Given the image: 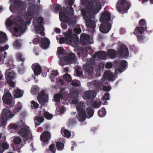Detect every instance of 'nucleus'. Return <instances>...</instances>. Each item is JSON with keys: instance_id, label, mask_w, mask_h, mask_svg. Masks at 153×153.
<instances>
[{"instance_id": "1", "label": "nucleus", "mask_w": 153, "mask_h": 153, "mask_svg": "<svg viewBox=\"0 0 153 153\" xmlns=\"http://www.w3.org/2000/svg\"><path fill=\"white\" fill-rule=\"evenodd\" d=\"M82 13L83 19L85 21L86 26L88 28L89 30H91V33H93L94 32L96 25L95 21L92 19H94V15L97 14L93 11H86L85 10L82 11Z\"/></svg>"}, {"instance_id": "2", "label": "nucleus", "mask_w": 153, "mask_h": 153, "mask_svg": "<svg viewBox=\"0 0 153 153\" xmlns=\"http://www.w3.org/2000/svg\"><path fill=\"white\" fill-rule=\"evenodd\" d=\"M14 22L16 27L13 28L15 33L13 35L17 37L20 36V34H16L20 32L23 33L25 31L26 24L22 18L20 16H17L15 19Z\"/></svg>"}, {"instance_id": "3", "label": "nucleus", "mask_w": 153, "mask_h": 153, "mask_svg": "<svg viewBox=\"0 0 153 153\" xmlns=\"http://www.w3.org/2000/svg\"><path fill=\"white\" fill-rule=\"evenodd\" d=\"M14 115L15 114L12 112L10 109H3L1 117H0V127L5 126L6 124L7 120L12 118Z\"/></svg>"}, {"instance_id": "4", "label": "nucleus", "mask_w": 153, "mask_h": 153, "mask_svg": "<svg viewBox=\"0 0 153 153\" xmlns=\"http://www.w3.org/2000/svg\"><path fill=\"white\" fill-rule=\"evenodd\" d=\"M76 36L73 33L72 30H69L65 36V38L61 37L59 39V43L62 44L65 42L68 44H74L77 41Z\"/></svg>"}, {"instance_id": "5", "label": "nucleus", "mask_w": 153, "mask_h": 153, "mask_svg": "<svg viewBox=\"0 0 153 153\" xmlns=\"http://www.w3.org/2000/svg\"><path fill=\"white\" fill-rule=\"evenodd\" d=\"M130 6V1L126 0H118L116 4L117 10L122 14L127 12Z\"/></svg>"}, {"instance_id": "6", "label": "nucleus", "mask_w": 153, "mask_h": 153, "mask_svg": "<svg viewBox=\"0 0 153 153\" xmlns=\"http://www.w3.org/2000/svg\"><path fill=\"white\" fill-rule=\"evenodd\" d=\"M59 19L61 21L68 23L70 26H74L76 24L75 22L71 20L69 17L67 15L66 13L60 11L59 13Z\"/></svg>"}, {"instance_id": "7", "label": "nucleus", "mask_w": 153, "mask_h": 153, "mask_svg": "<svg viewBox=\"0 0 153 153\" xmlns=\"http://www.w3.org/2000/svg\"><path fill=\"white\" fill-rule=\"evenodd\" d=\"M18 134L25 139H29L32 138L31 131L28 127L22 128L20 130Z\"/></svg>"}, {"instance_id": "8", "label": "nucleus", "mask_w": 153, "mask_h": 153, "mask_svg": "<svg viewBox=\"0 0 153 153\" xmlns=\"http://www.w3.org/2000/svg\"><path fill=\"white\" fill-rule=\"evenodd\" d=\"M127 65V62L124 60H122L120 63L118 61L115 60L114 64V66L116 68H118V71L120 73L125 71Z\"/></svg>"}, {"instance_id": "9", "label": "nucleus", "mask_w": 153, "mask_h": 153, "mask_svg": "<svg viewBox=\"0 0 153 153\" xmlns=\"http://www.w3.org/2000/svg\"><path fill=\"white\" fill-rule=\"evenodd\" d=\"M64 60L68 64H75L76 62V58L74 53H68L64 58Z\"/></svg>"}, {"instance_id": "10", "label": "nucleus", "mask_w": 153, "mask_h": 153, "mask_svg": "<svg viewBox=\"0 0 153 153\" xmlns=\"http://www.w3.org/2000/svg\"><path fill=\"white\" fill-rule=\"evenodd\" d=\"M44 19L42 17H39L37 19V24L35 27L36 32L42 34L44 30V27L42 25Z\"/></svg>"}, {"instance_id": "11", "label": "nucleus", "mask_w": 153, "mask_h": 153, "mask_svg": "<svg viewBox=\"0 0 153 153\" xmlns=\"http://www.w3.org/2000/svg\"><path fill=\"white\" fill-rule=\"evenodd\" d=\"M48 95L46 94L44 90L41 91L37 96V99L39 102L42 105H45L48 101Z\"/></svg>"}, {"instance_id": "12", "label": "nucleus", "mask_w": 153, "mask_h": 153, "mask_svg": "<svg viewBox=\"0 0 153 153\" xmlns=\"http://www.w3.org/2000/svg\"><path fill=\"white\" fill-rule=\"evenodd\" d=\"M102 23L100 27V30L102 33H108L111 28V24L109 22H101Z\"/></svg>"}, {"instance_id": "13", "label": "nucleus", "mask_w": 153, "mask_h": 153, "mask_svg": "<svg viewBox=\"0 0 153 153\" xmlns=\"http://www.w3.org/2000/svg\"><path fill=\"white\" fill-rule=\"evenodd\" d=\"M90 39L89 35L82 33L80 36V42L82 45H86L90 44Z\"/></svg>"}, {"instance_id": "14", "label": "nucleus", "mask_w": 153, "mask_h": 153, "mask_svg": "<svg viewBox=\"0 0 153 153\" xmlns=\"http://www.w3.org/2000/svg\"><path fill=\"white\" fill-rule=\"evenodd\" d=\"M118 52L120 56L123 57L128 56L129 54L128 48L124 44L120 45Z\"/></svg>"}, {"instance_id": "15", "label": "nucleus", "mask_w": 153, "mask_h": 153, "mask_svg": "<svg viewBox=\"0 0 153 153\" xmlns=\"http://www.w3.org/2000/svg\"><path fill=\"white\" fill-rule=\"evenodd\" d=\"M12 99L13 97L10 93L7 92L4 94L2 100L4 103L7 105H11L12 103Z\"/></svg>"}, {"instance_id": "16", "label": "nucleus", "mask_w": 153, "mask_h": 153, "mask_svg": "<svg viewBox=\"0 0 153 153\" xmlns=\"http://www.w3.org/2000/svg\"><path fill=\"white\" fill-rule=\"evenodd\" d=\"M96 96L95 93L93 91H85L83 95V97L85 100H91L94 98Z\"/></svg>"}, {"instance_id": "17", "label": "nucleus", "mask_w": 153, "mask_h": 153, "mask_svg": "<svg viewBox=\"0 0 153 153\" xmlns=\"http://www.w3.org/2000/svg\"><path fill=\"white\" fill-rule=\"evenodd\" d=\"M91 46H88L86 48H81L78 47L77 48L78 52L77 55L83 57H85L87 55V50H90L91 49Z\"/></svg>"}, {"instance_id": "18", "label": "nucleus", "mask_w": 153, "mask_h": 153, "mask_svg": "<svg viewBox=\"0 0 153 153\" xmlns=\"http://www.w3.org/2000/svg\"><path fill=\"white\" fill-rule=\"evenodd\" d=\"M50 43L49 39L47 38H43L41 39L39 45L42 48L45 49L49 47Z\"/></svg>"}, {"instance_id": "19", "label": "nucleus", "mask_w": 153, "mask_h": 153, "mask_svg": "<svg viewBox=\"0 0 153 153\" xmlns=\"http://www.w3.org/2000/svg\"><path fill=\"white\" fill-rule=\"evenodd\" d=\"M111 15L109 12L104 11L101 14L100 20L101 22H110Z\"/></svg>"}, {"instance_id": "20", "label": "nucleus", "mask_w": 153, "mask_h": 153, "mask_svg": "<svg viewBox=\"0 0 153 153\" xmlns=\"http://www.w3.org/2000/svg\"><path fill=\"white\" fill-rule=\"evenodd\" d=\"M51 138V134L48 131L43 132L40 137V139L44 143L48 142Z\"/></svg>"}, {"instance_id": "21", "label": "nucleus", "mask_w": 153, "mask_h": 153, "mask_svg": "<svg viewBox=\"0 0 153 153\" xmlns=\"http://www.w3.org/2000/svg\"><path fill=\"white\" fill-rule=\"evenodd\" d=\"M87 117V114L85 111L78 112L76 115V117L79 122L84 121Z\"/></svg>"}, {"instance_id": "22", "label": "nucleus", "mask_w": 153, "mask_h": 153, "mask_svg": "<svg viewBox=\"0 0 153 153\" xmlns=\"http://www.w3.org/2000/svg\"><path fill=\"white\" fill-rule=\"evenodd\" d=\"M11 68L6 69L5 73L6 79H14L16 76V74L13 71H10Z\"/></svg>"}, {"instance_id": "23", "label": "nucleus", "mask_w": 153, "mask_h": 153, "mask_svg": "<svg viewBox=\"0 0 153 153\" xmlns=\"http://www.w3.org/2000/svg\"><path fill=\"white\" fill-rule=\"evenodd\" d=\"M32 68L33 71L35 76L39 75L42 71V69L38 64H33L32 66Z\"/></svg>"}, {"instance_id": "24", "label": "nucleus", "mask_w": 153, "mask_h": 153, "mask_svg": "<svg viewBox=\"0 0 153 153\" xmlns=\"http://www.w3.org/2000/svg\"><path fill=\"white\" fill-rule=\"evenodd\" d=\"M14 4L15 7L19 11H23L26 8L25 5L22 1H19L17 2L15 1Z\"/></svg>"}, {"instance_id": "25", "label": "nucleus", "mask_w": 153, "mask_h": 153, "mask_svg": "<svg viewBox=\"0 0 153 153\" xmlns=\"http://www.w3.org/2000/svg\"><path fill=\"white\" fill-rule=\"evenodd\" d=\"M9 47L8 45H6L3 47H0V62L1 61L2 56L3 55V59H4L7 56V53L5 52V50H7Z\"/></svg>"}, {"instance_id": "26", "label": "nucleus", "mask_w": 153, "mask_h": 153, "mask_svg": "<svg viewBox=\"0 0 153 153\" xmlns=\"http://www.w3.org/2000/svg\"><path fill=\"white\" fill-rule=\"evenodd\" d=\"M94 57H96L103 59H105L106 58V53L105 51H99L97 52L93 56Z\"/></svg>"}, {"instance_id": "27", "label": "nucleus", "mask_w": 153, "mask_h": 153, "mask_svg": "<svg viewBox=\"0 0 153 153\" xmlns=\"http://www.w3.org/2000/svg\"><path fill=\"white\" fill-rule=\"evenodd\" d=\"M12 94L15 98H20L23 94V91L19 88H17L14 90Z\"/></svg>"}, {"instance_id": "28", "label": "nucleus", "mask_w": 153, "mask_h": 153, "mask_svg": "<svg viewBox=\"0 0 153 153\" xmlns=\"http://www.w3.org/2000/svg\"><path fill=\"white\" fill-rule=\"evenodd\" d=\"M36 7L35 4H33L30 7L29 9V14L30 16L29 20L30 21L31 20L32 18L33 15L36 12Z\"/></svg>"}, {"instance_id": "29", "label": "nucleus", "mask_w": 153, "mask_h": 153, "mask_svg": "<svg viewBox=\"0 0 153 153\" xmlns=\"http://www.w3.org/2000/svg\"><path fill=\"white\" fill-rule=\"evenodd\" d=\"M9 147V144L7 142L1 141H0V153H3L4 151L8 149Z\"/></svg>"}, {"instance_id": "30", "label": "nucleus", "mask_w": 153, "mask_h": 153, "mask_svg": "<svg viewBox=\"0 0 153 153\" xmlns=\"http://www.w3.org/2000/svg\"><path fill=\"white\" fill-rule=\"evenodd\" d=\"M103 77L109 80H112L114 78L112 73L109 71H105Z\"/></svg>"}, {"instance_id": "31", "label": "nucleus", "mask_w": 153, "mask_h": 153, "mask_svg": "<svg viewBox=\"0 0 153 153\" xmlns=\"http://www.w3.org/2000/svg\"><path fill=\"white\" fill-rule=\"evenodd\" d=\"M91 84L97 90H100L102 87L101 83L96 80L92 81L91 82Z\"/></svg>"}, {"instance_id": "32", "label": "nucleus", "mask_w": 153, "mask_h": 153, "mask_svg": "<svg viewBox=\"0 0 153 153\" xmlns=\"http://www.w3.org/2000/svg\"><path fill=\"white\" fill-rule=\"evenodd\" d=\"M147 27L146 26L145 28L143 27H136L135 30L134 32V33L135 34H137L139 35H142V33H143L145 30H146Z\"/></svg>"}, {"instance_id": "33", "label": "nucleus", "mask_w": 153, "mask_h": 153, "mask_svg": "<svg viewBox=\"0 0 153 153\" xmlns=\"http://www.w3.org/2000/svg\"><path fill=\"white\" fill-rule=\"evenodd\" d=\"M85 71L88 73V75L91 76L93 73V67L91 65H87L84 66Z\"/></svg>"}, {"instance_id": "34", "label": "nucleus", "mask_w": 153, "mask_h": 153, "mask_svg": "<svg viewBox=\"0 0 153 153\" xmlns=\"http://www.w3.org/2000/svg\"><path fill=\"white\" fill-rule=\"evenodd\" d=\"M117 52L113 49H108L107 52V55L110 58L113 59L116 58Z\"/></svg>"}, {"instance_id": "35", "label": "nucleus", "mask_w": 153, "mask_h": 153, "mask_svg": "<svg viewBox=\"0 0 153 153\" xmlns=\"http://www.w3.org/2000/svg\"><path fill=\"white\" fill-rule=\"evenodd\" d=\"M7 39L6 34L0 31V44L5 43Z\"/></svg>"}, {"instance_id": "36", "label": "nucleus", "mask_w": 153, "mask_h": 153, "mask_svg": "<svg viewBox=\"0 0 153 153\" xmlns=\"http://www.w3.org/2000/svg\"><path fill=\"white\" fill-rule=\"evenodd\" d=\"M58 74L59 72L57 71H52L50 76V78L52 82H53L55 81L54 79Z\"/></svg>"}, {"instance_id": "37", "label": "nucleus", "mask_w": 153, "mask_h": 153, "mask_svg": "<svg viewBox=\"0 0 153 153\" xmlns=\"http://www.w3.org/2000/svg\"><path fill=\"white\" fill-rule=\"evenodd\" d=\"M16 58L18 61L24 63L25 58L23 57L22 54L20 52H18L16 54Z\"/></svg>"}, {"instance_id": "38", "label": "nucleus", "mask_w": 153, "mask_h": 153, "mask_svg": "<svg viewBox=\"0 0 153 153\" xmlns=\"http://www.w3.org/2000/svg\"><path fill=\"white\" fill-rule=\"evenodd\" d=\"M106 111L105 108L104 107H102L100 110L98 111V115L100 117H103L106 115Z\"/></svg>"}, {"instance_id": "39", "label": "nucleus", "mask_w": 153, "mask_h": 153, "mask_svg": "<svg viewBox=\"0 0 153 153\" xmlns=\"http://www.w3.org/2000/svg\"><path fill=\"white\" fill-rule=\"evenodd\" d=\"M35 120L39 123H37L35 122V125L38 126L41 123H42L43 122L44 120V117L42 116H36Z\"/></svg>"}, {"instance_id": "40", "label": "nucleus", "mask_w": 153, "mask_h": 153, "mask_svg": "<svg viewBox=\"0 0 153 153\" xmlns=\"http://www.w3.org/2000/svg\"><path fill=\"white\" fill-rule=\"evenodd\" d=\"M86 110L89 118L91 117L94 114V111L93 108L91 107H88L87 108Z\"/></svg>"}, {"instance_id": "41", "label": "nucleus", "mask_w": 153, "mask_h": 153, "mask_svg": "<svg viewBox=\"0 0 153 153\" xmlns=\"http://www.w3.org/2000/svg\"><path fill=\"white\" fill-rule=\"evenodd\" d=\"M56 146L58 150H62L64 148V146L63 143L61 142H57L56 143Z\"/></svg>"}, {"instance_id": "42", "label": "nucleus", "mask_w": 153, "mask_h": 153, "mask_svg": "<svg viewBox=\"0 0 153 153\" xmlns=\"http://www.w3.org/2000/svg\"><path fill=\"white\" fill-rule=\"evenodd\" d=\"M63 97V95L62 94L58 93L54 95L53 97L54 101L56 102H59L60 99H62Z\"/></svg>"}, {"instance_id": "43", "label": "nucleus", "mask_w": 153, "mask_h": 153, "mask_svg": "<svg viewBox=\"0 0 153 153\" xmlns=\"http://www.w3.org/2000/svg\"><path fill=\"white\" fill-rule=\"evenodd\" d=\"M22 105L21 104V103L19 102H18V105L17 107H16L14 108V109H13V111L14 112L13 113H14L15 114V113L18 111H20L22 109Z\"/></svg>"}, {"instance_id": "44", "label": "nucleus", "mask_w": 153, "mask_h": 153, "mask_svg": "<svg viewBox=\"0 0 153 153\" xmlns=\"http://www.w3.org/2000/svg\"><path fill=\"white\" fill-rule=\"evenodd\" d=\"M84 104L81 102L79 103L78 104L76 107V109L78 112L85 111L84 109Z\"/></svg>"}, {"instance_id": "45", "label": "nucleus", "mask_w": 153, "mask_h": 153, "mask_svg": "<svg viewBox=\"0 0 153 153\" xmlns=\"http://www.w3.org/2000/svg\"><path fill=\"white\" fill-rule=\"evenodd\" d=\"M43 115L48 120H51L53 117V115L52 114L45 111H44Z\"/></svg>"}, {"instance_id": "46", "label": "nucleus", "mask_w": 153, "mask_h": 153, "mask_svg": "<svg viewBox=\"0 0 153 153\" xmlns=\"http://www.w3.org/2000/svg\"><path fill=\"white\" fill-rule=\"evenodd\" d=\"M61 133L64 137H69L71 135L70 132L66 129L64 130L63 132L61 131Z\"/></svg>"}, {"instance_id": "47", "label": "nucleus", "mask_w": 153, "mask_h": 153, "mask_svg": "<svg viewBox=\"0 0 153 153\" xmlns=\"http://www.w3.org/2000/svg\"><path fill=\"white\" fill-rule=\"evenodd\" d=\"M7 64V66L11 68L13 67V60L11 58H9L7 59V63H5V64Z\"/></svg>"}, {"instance_id": "48", "label": "nucleus", "mask_w": 153, "mask_h": 153, "mask_svg": "<svg viewBox=\"0 0 153 153\" xmlns=\"http://www.w3.org/2000/svg\"><path fill=\"white\" fill-rule=\"evenodd\" d=\"M25 67L24 66V64H21L20 66L18 67V72L20 74H22L25 71Z\"/></svg>"}, {"instance_id": "49", "label": "nucleus", "mask_w": 153, "mask_h": 153, "mask_svg": "<svg viewBox=\"0 0 153 153\" xmlns=\"http://www.w3.org/2000/svg\"><path fill=\"white\" fill-rule=\"evenodd\" d=\"M39 88L36 86H34L31 88V92L33 95L37 94L39 91Z\"/></svg>"}, {"instance_id": "50", "label": "nucleus", "mask_w": 153, "mask_h": 153, "mask_svg": "<svg viewBox=\"0 0 153 153\" xmlns=\"http://www.w3.org/2000/svg\"><path fill=\"white\" fill-rule=\"evenodd\" d=\"M13 141L14 145H18L21 143L22 139L19 137H17L13 139Z\"/></svg>"}, {"instance_id": "51", "label": "nucleus", "mask_w": 153, "mask_h": 153, "mask_svg": "<svg viewBox=\"0 0 153 153\" xmlns=\"http://www.w3.org/2000/svg\"><path fill=\"white\" fill-rule=\"evenodd\" d=\"M63 78L67 82H70L71 80V76L68 74H66L63 76Z\"/></svg>"}, {"instance_id": "52", "label": "nucleus", "mask_w": 153, "mask_h": 153, "mask_svg": "<svg viewBox=\"0 0 153 153\" xmlns=\"http://www.w3.org/2000/svg\"><path fill=\"white\" fill-rule=\"evenodd\" d=\"M48 151L52 153H55L56 149L54 144L50 145L48 148Z\"/></svg>"}, {"instance_id": "53", "label": "nucleus", "mask_w": 153, "mask_h": 153, "mask_svg": "<svg viewBox=\"0 0 153 153\" xmlns=\"http://www.w3.org/2000/svg\"><path fill=\"white\" fill-rule=\"evenodd\" d=\"M13 46L15 48H19L21 46V43L19 42V40H16L13 43Z\"/></svg>"}, {"instance_id": "54", "label": "nucleus", "mask_w": 153, "mask_h": 153, "mask_svg": "<svg viewBox=\"0 0 153 153\" xmlns=\"http://www.w3.org/2000/svg\"><path fill=\"white\" fill-rule=\"evenodd\" d=\"M138 40L140 42L142 43L145 39V37L142 35L137 34Z\"/></svg>"}, {"instance_id": "55", "label": "nucleus", "mask_w": 153, "mask_h": 153, "mask_svg": "<svg viewBox=\"0 0 153 153\" xmlns=\"http://www.w3.org/2000/svg\"><path fill=\"white\" fill-rule=\"evenodd\" d=\"M61 6L58 4H56L54 6V11L56 13L58 12L61 9Z\"/></svg>"}, {"instance_id": "56", "label": "nucleus", "mask_w": 153, "mask_h": 153, "mask_svg": "<svg viewBox=\"0 0 153 153\" xmlns=\"http://www.w3.org/2000/svg\"><path fill=\"white\" fill-rule=\"evenodd\" d=\"M7 80V83L11 87H13L14 86L15 83L12 81L13 79H6Z\"/></svg>"}, {"instance_id": "57", "label": "nucleus", "mask_w": 153, "mask_h": 153, "mask_svg": "<svg viewBox=\"0 0 153 153\" xmlns=\"http://www.w3.org/2000/svg\"><path fill=\"white\" fill-rule=\"evenodd\" d=\"M101 105V104L98 102L95 101L92 103L93 107L95 108H99Z\"/></svg>"}, {"instance_id": "58", "label": "nucleus", "mask_w": 153, "mask_h": 153, "mask_svg": "<svg viewBox=\"0 0 153 153\" xmlns=\"http://www.w3.org/2000/svg\"><path fill=\"white\" fill-rule=\"evenodd\" d=\"M31 106L35 108H37L38 107L39 105L38 103L33 100L31 102Z\"/></svg>"}, {"instance_id": "59", "label": "nucleus", "mask_w": 153, "mask_h": 153, "mask_svg": "<svg viewBox=\"0 0 153 153\" xmlns=\"http://www.w3.org/2000/svg\"><path fill=\"white\" fill-rule=\"evenodd\" d=\"M9 127L10 129H16L18 127V126L16 124L11 123L9 125Z\"/></svg>"}, {"instance_id": "60", "label": "nucleus", "mask_w": 153, "mask_h": 153, "mask_svg": "<svg viewBox=\"0 0 153 153\" xmlns=\"http://www.w3.org/2000/svg\"><path fill=\"white\" fill-rule=\"evenodd\" d=\"M40 39L39 37L35 38L33 40V42L35 45H36L39 43V42Z\"/></svg>"}, {"instance_id": "61", "label": "nucleus", "mask_w": 153, "mask_h": 153, "mask_svg": "<svg viewBox=\"0 0 153 153\" xmlns=\"http://www.w3.org/2000/svg\"><path fill=\"white\" fill-rule=\"evenodd\" d=\"M6 25L7 27H10L13 25V22L10 20H7L6 22Z\"/></svg>"}, {"instance_id": "62", "label": "nucleus", "mask_w": 153, "mask_h": 153, "mask_svg": "<svg viewBox=\"0 0 153 153\" xmlns=\"http://www.w3.org/2000/svg\"><path fill=\"white\" fill-rule=\"evenodd\" d=\"M76 122V121L74 118H71L69 119L68 123L69 125H72L75 124Z\"/></svg>"}, {"instance_id": "63", "label": "nucleus", "mask_w": 153, "mask_h": 153, "mask_svg": "<svg viewBox=\"0 0 153 153\" xmlns=\"http://www.w3.org/2000/svg\"><path fill=\"white\" fill-rule=\"evenodd\" d=\"M58 53L59 55H61L63 53V50L62 48L59 47L58 48Z\"/></svg>"}, {"instance_id": "64", "label": "nucleus", "mask_w": 153, "mask_h": 153, "mask_svg": "<svg viewBox=\"0 0 153 153\" xmlns=\"http://www.w3.org/2000/svg\"><path fill=\"white\" fill-rule=\"evenodd\" d=\"M139 24L140 26H143L145 25L146 22L144 19H141L139 21Z\"/></svg>"}]
</instances>
